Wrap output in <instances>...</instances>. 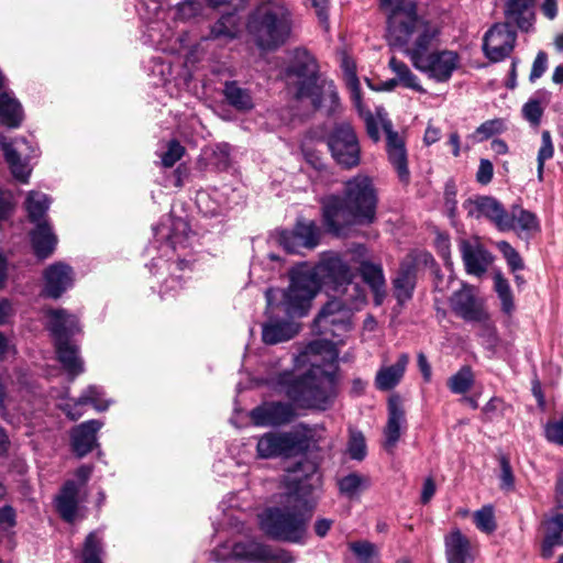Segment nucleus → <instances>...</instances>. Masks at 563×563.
Here are the masks:
<instances>
[{
    "label": "nucleus",
    "instance_id": "7",
    "mask_svg": "<svg viewBox=\"0 0 563 563\" xmlns=\"http://www.w3.org/2000/svg\"><path fill=\"white\" fill-rule=\"evenodd\" d=\"M251 33L262 48H275L282 45L290 33V13L278 3L262 4L254 13L250 24Z\"/></svg>",
    "mask_w": 563,
    "mask_h": 563
},
{
    "label": "nucleus",
    "instance_id": "58",
    "mask_svg": "<svg viewBox=\"0 0 563 563\" xmlns=\"http://www.w3.org/2000/svg\"><path fill=\"white\" fill-rule=\"evenodd\" d=\"M493 164L488 159H481L479 167L476 174V179L478 183L486 185L493 178Z\"/></svg>",
    "mask_w": 563,
    "mask_h": 563
},
{
    "label": "nucleus",
    "instance_id": "49",
    "mask_svg": "<svg viewBox=\"0 0 563 563\" xmlns=\"http://www.w3.org/2000/svg\"><path fill=\"white\" fill-rule=\"evenodd\" d=\"M185 154V147L178 141H169L167 148L162 153L161 159L164 167H172L178 162Z\"/></svg>",
    "mask_w": 563,
    "mask_h": 563
},
{
    "label": "nucleus",
    "instance_id": "44",
    "mask_svg": "<svg viewBox=\"0 0 563 563\" xmlns=\"http://www.w3.org/2000/svg\"><path fill=\"white\" fill-rule=\"evenodd\" d=\"M474 522L482 532L492 533L496 530V521L493 507L485 506L474 512Z\"/></svg>",
    "mask_w": 563,
    "mask_h": 563
},
{
    "label": "nucleus",
    "instance_id": "29",
    "mask_svg": "<svg viewBox=\"0 0 563 563\" xmlns=\"http://www.w3.org/2000/svg\"><path fill=\"white\" fill-rule=\"evenodd\" d=\"M360 273L363 280L374 292V300L377 306L382 305L386 295V280L380 264L363 261L360 264Z\"/></svg>",
    "mask_w": 563,
    "mask_h": 563
},
{
    "label": "nucleus",
    "instance_id": "52",
    "mask_svg": "<svg viewBox=\"0 0 563 563\" xmlns=\"http://www.w3.org/2000/svg\"><path fill=\"white\" fill-rule=\"evenodd\" d=\"M14 199L11 191L0 189V223L7 221L14 210Z\"/></svg>",
    "mask_w": 563,
    "mask_h": 563
},
{
    "label": "nucleus",
    "instance_id": "9",
    "mask_svg": "<svg viewBox=\"0 0 563 563\" xmlns=\"http://www.w3.org/2000/svg\"><path fill=\"white\" fill-rule=\"evenodd\" d=\"M48 328L55 339L56 353L59 362L74 379L84 372V362L78 355V347L70 344V335L79 331L78 320L65 310H48Z\"/></svg>",
    "mask_w": 563,
    "mask_h": 563
},
{
    "label": "nucleus",
    "instance_id": "56",
    "mask_svg": "<svg viewBox=\"0 0 563 563\" xmlns=\"http://www.w3.org/2000/svg\"><path fill=\"white\" fill-rule=\"evenodd\" d=\"M347 86L350 88L352 101L354 102L355 107L360 111H362L360 82H358L356 74L353 71V69L349 70V82H347Z\"/></svg>",
    "mask_w": 563,
    "mask_h": 563
},
{
    "label": "nucleus",
    "instance_id": "42",
    "mask_svg": "<svg viewBox=\"0 0 563 563\" xmlns=\"http://www.w3.org/2000/svg\"><path fill=\"white\" fill-rule=\"evenodd\" d=\"M238 32V18L233 13L222 15L211 29V34L214 38L222 36L233 38L236 36Z\"/></svg>",
    "mask_w": 563,
    "mask_h": 563
},
{
    "label": "nucleus",
    "instance_id": "23",
    "mask_svg": "<svg viewBox=\"0 0 563 563\" xmlns=\"http://www.w3.org/2000/svg\"><path fill=\"white\" fill-rule=\"evenodd\" d=\"M448 563H473L474 547L460 530H453L444 539Z\"/></svg>",
    "mask_w": 563,
    "mask_h": 563
},
{
    "label": "nucleus",
    "instance_id": "18",
    "mask_svg": "<svg viewBox=\"0 0 563 563\" xmlns=\"http://www.w3.org/2000/svg\"><path fill=\"white\" fill-rule=\"evenodd\" d=\"M0 143L5 162L8 163L13 177L20 183H29V178L32 173V167L29 164V155L21 158V154H23L22 147H30L27 141L24 137L10 141L5 136H1Z\"/></svg>",
    "mask_w": 563,
    "mask_h": 563
},
{
    "label": "nucleus",
    "instance_id": "32",
    "mask_svg": "<svg viewBox=\"0 0 563 563\" xmlns=\"http://www.w3.org/2000/svg\"><path fill=\"white\" fill-rule=\"evenodd\" d=\"M298 333V325L289 321L269 320L263 325L262 338L266 344H277L292 339Z\"/></svg>",
    "mask_w": 563,
    "mask_h": 563
},
{
    "label": "nucleus",
    "instance_id": "37",
    "mask_svg": "<svg viewBox=\"0 0 563 563\" xmlns=\"http://www.w3.org/2000/svg\"><path fill=\"white\" fill-rule=\"evenodd\" d=\"M389 67L396 74L399 85L421 93L426 92L423 87L420 85L418 77L404 62L396 57H391L389 59Z\"/></svg>",
    "mask_w": 563,
    "mask_h": 563
},
{
    "label": "nucleus",
    "instance_id": "51",
    "mask_svg": "<svg viewBox=\"0 0 563 563\" xmlns=\"http://www.w3.org/2000/svg\"><path fill=\"white\" fill-rule=\"evenodd\" d=\"M544 434L550 442L563 445V417L560 420L547 423Z\"/></svg>",
    "mask_w": 563,
    "mask_h": 563
},
{
    "label": "nucleus",
    "instance_id": "61",
    "mask_svg": "<svg viewBox=\"0 0 563 563\" xmlns=\"http://www.w3.org/2000/svg\"><path fill=\"white\" fill-rule=\"evenodd\" d=\"M311 5L316 9V13L319 20L324 23L328 20V0H308Z\"/></svg>",
    "mask_w": 563,
    "mask_h": 563
},
{
    "label": "nucleus",
    "instance_id": "38",
    "mask_svg": "<svg viewBox=\"0 0 563 563\" xmlns=\"http://www.w3.org/2000/svg\"><path fill=\"white\" fill-rule=\"evenodd\" d=\"M340 493L347 497L354 498L361 492L365 490L369 486V478L367 476L361 475L358 473H351L346 476H343L339 483Z\"/></svg>",
    "mask_w": 563,
    "mask_h": 563
},
{
    "label": "nucleus",
    "instance_id": "59",
    "mask_svg": "<svg viewBox=\"0 0 563 563\" xmlns=\"http://www.w3.org/2000/svg\"><path fill=\"white\" fill-rule=\"evenodd\" d=\"M478 322L482 323L481 335L487 339V343L490 346H494L497 342L496 329L494 324L489 321L488 317L485 321Z\"/></svg>",
    "mask_w": 563,
    "mask_h": 563
},
{
    "label": "nucleus",
    "instance_id": "15",
    "mask_svg": "<svg viewBox=\"0 0 563 563\" xmlns=\"http://www.w3.org/2000/svg\"><path fill=\"white\" fill-rule=\"evenodd\" d=\"M467 214L472 218L479 219L482 217L490 220L499 231H510L511 222L508 219V211L503 205L493 197H477L470 199L464 203Z\"/></svg>",
    "mask_w": 563,
    "mask_h": 563
},
{
    "label": "nucleus",
    "instance_id": "22",
    "mask_svg": "<svg viewBox=\"0 0 563 563\" xmlns=\"http://www.w3.org/2000/svg\"><path fill=\"white\" fill-rule=\"evenodd\" d=\"M386 131V151L388 161L395 168L399 180L408 184L410 180V172L408 168L407 152L402 139L391 130V124H385Z\"/></svg>",
    "mask_w": 563,
    "mask_h": 563
},
{
    "label": "nucleus",
    "instance_id": "48",
    "mask_svg": "<svg viewBox=\"0 0 563 563\" xmlns=\"http://www.w3.org/2000/svg\"><path fill=\"white\" fill-rule=\"evenodd\" d=\"M498 250L507 261L508 266L512 272L523 269V262L519 253L506 241L497 243Z\"/></svg>",
    "mask_w": 563,
    "mask_h": 563
},
{
    "label": "nucleus",
    "instance_id": "35",
    "mask_svg": "<svg viewBox=\"0 0 563 563\" xmlns=\"http://www.w3.org/2000/svg\"><path fill=\"white\" fill-rule=\"evenodd\" d=\"M393 284L398 302L404 303L409 300L416 284L415 267L410 264H401Z\"/></svg>",
    "mask_w": 563,
    "mask_h": 563
},
{
    "label": "nucleus",
    "instance_id": "2",
    "mask_svg": "<svg viewBox=\"0 0 563 563\" xmlns=\"http://www.w3.org/2000/svg\"><path fill=\"white\" fill-rule=\"evenodd\" d=\"M351 266L338 253H323L314 266L300 264L289 272V286L265 291L267 310H279L286 316L303 317L311 308L322 284L336 295H350L352 302H365L362 286L354 282Z\"/></svg>",
    "mask_w": 563,
    "mask_h": 563
},
{
    "label": "nucleus",
    "instance_id": "14",
    "mask_svg": "<svg viewBox=\"0 0 563 563\" xmlns=\"http://www.w3.org/2000/svg\"><path fill=\"white\" fill-rule=\"evenodd\" d=\"M516 43V32L509 23H498L484 36L483 49L492 62H499L508 56Z\"/></svg>",
    "mask_w": 563,
    "mask_h": 563
},
{
    "label": "nucleus",
    "instance_id": "11",
    "mask_svg": "<svg viewBox=\"0 0 563 563\" xmlns=\"http://www.w3.org/2000/svg\"><path fill=\"white\" fill-rule=\"evenodd\" d=\"M413 67L426 74L429 78L445 82L460 65L456 52L450 49L427 52L412 63Z\"/></svg>",
    "mask_w": 563,
    "mask_h": 563
},
{
    "label": "nucleus",
    "instance_id": "40",
    "mask_svg": "<svg viewBox=\"0 0 563 563\" xmlns=\"http://www.w3.org/2000/svg\"><path fill=\"white\" fill-rule=\"evenodd\" d=\"M508 219L512 224L510 230L537 231L539 228L536 216L519 206L511 208L508 212Z\"/></svg>",
    "mask_w": 563,
    "mask_h": 563
},
{
    "label": "nucleus",
    "instance_id": "19",
    "mask_svg": "<svg viewBox=\"0 0 563 563\" xmlns=\"http://www.w3.org/2000/svg\"><path fill=\"white\" fill-rule=\"evenodd\" d=\"M406 412L399 397L394 396L388 400V419L384 428L383 446L388 453H393L402 431L406 430Z\"/></svg>",
    "mask_w": 563,
    "mask_h": 563
},
{
    "label": "nucleus",
    "instance_id": "54",
    "mask_svg": "<svg viewBox=\"0 0 563 563\" xmlns=\"http://www.w3.org/2000/svg\"><path fill=\"white\" fill-rule=\"evenodd\" d=\"M202 9L200 0H186L178 4L177 13L181 19H190L196 16Z\"/></svg>",
    "mask_w": 563,
    "mask_h": 563
},
{
    "label": "nucleus",
    "instance_id": "45",
    "mask_svg": "<svg viewBox=\"0 0 563 563\" xmlns=\"http://www.w3.org/2000/svg\"><path fill=\"white\" fill-rule=\"evenodd\" d=\"M347 453L352 460L362 461L366 456V443L362 432L350 430Z\"/></svg>",
    "mask_w": 563,
    "mask_h": 563
},
{
    "label": "nucleus",
    "instance_id": "3",
    "mask_svg": "<svg viewBox=\"0 0 563 563\" xmlns=\"http://www.w3.org/2000/svg\"><path fill=\"white\" fill-rule=\"evenodd\" d=\"M310 475L301 478L297 471L286 476V492L279 495L278 504L267 507L258 515L261 530L269 538L290 543H302L307 536V525L314 507V465L310 464Z\"/></svg>",
    "mask_w": 563,
    "mask_h": 563
},
{
    "label": "nucleus",
    "instance_id": "62",
    "mask_svg": "<svg viewBox=\"0 0 563 563\" xmlns=\"http://www.w3.org/2000/svg\"><path fill=\"white\" fill-rule=\"evenodd\" d=\"M541 11L549 20L555 19L558 15V0H543Z\"/></svg>",
    "mask_w": 563,
    "mask_h": 563
},
{
    "label": "nucleus",
    "instance_id": "30",
    "mask_svg": "<svg viewBox=\"0 0 563 563\" xmlns=\"http://www.w3.org/2000/svg\"><path fill=\"white\" fill-rule=\"evenodd\" d=\"M533 0H507L505 14L506 23H515L519 29L528 31L533 23Z\"/></svg>",
    "mask_w": 563,
    "mask_h": 563
},
{
    "label": "nucleus",
    "instance_id": "64",
    "mask_svg": "<svg viewBox=\"0 0 563 563\" xmlns=\"http://www.w3.org/2000/svg\"><path fill=\"white\" fill-rule=\"evenodd\" d=\"M332 523H333V521L330 519H325V518L318 519L314 523L316 534L323 538L330 530Z\"/></svg>",
    "mask_w": 563,
    "mask_h": 563
},
{
    "label": "nucleus",
    "instance_id": "47",
    "mask_svg": "<svg viewBox=\"0 0 563 563\" xmlns=\"http://www.w3.org/2000/svg\"><path fill=\"white\" fill-rule=\"evenodd\" d=\"M100 540L95 532H91L87 538L84 547L82 559L84 563H101L100 561Z\"/></svg>",
    "mask_w": 563,
    "mask_h": 563
},
{
    "label": "nucleus",
    "instance_id": "41",
    "mask_svg": "<svg viewBox=\"0 0 563 563\" xmlns=\"http://www.w3.org/2000/svg\"><path fill=\"white\" fill-rule=\"evenodd\" d=\"M494 288L501 301L503 311L510 314L515 308L514 298L509 283L500 272L494 274Z\"/></svg>",
    "mask_w": 563,
    "mask_h": 563
},
{
    "label": "nucleus",
    "instance_id": "26",
    "mask_svg": "<svg viewBox=\"0 0 563 563\" xmlns=\"http://www.w3.org/2000/svg\"><path fill=\"white\" fill-rule=\"evenodd\" d=\"M543 540L541 555L550 559L555 547L563 545V514H555L542 522Z\"/></svg>",
    "mask_w": 563,
    "mask_h": 563
},
{
    "label": "nucleus",
    "instance_id": "60",
    "mask_svg": "<svg viewBox=\"0 0 563 563\" xmlns=\"http://www.w3.org/2000/svg\"><path fill=\"white\" fill-rule=\"evenodd\" d=\"M435 493V483L432 477H428L423 482L421 490V503L428 504Z\"/></svg>",
    "mask_w": 563,
    "mask_h": 563
},
{
    "label": "nucleus",
    "instance_id": "50",
    "mask_svg": "<svg viewBox=\"0 0 563 563\" xmlns=\"http://www.w3.org/2000/svg\"><path fill=\"white\" fill-rule=\"evenodd\" d=\"M522 114L527 121H529L532 125L537 126L541 121L543 108L538 100L530 99L522 107Z\"/></svg>",
    "mask_w": 563,
    "mask_h": 563
},
{
    "label": "nucleus",
    "instance_id": "25",
    "mask_svg": "<svg viewBox=\"0 0 563 563\" xmlns=\"http://www.w3.org/2000/svg\"><path fill=\"white\" fill-rule=\"evenodd\" d=\"M101 427V421L89 420L82 422L71 431L73 450L79 457L85 456L93 449L97 441L96 434Z\"/></svg>",
    "mask_w": 563,
    "mask_h": 563
},
{
    "label": "nucleus",
    "instance_id": "28",
    "mask_svg": "<svg viewBox=\"0 0 563 563\" xmlns=\"http://www.w3.org/2000/svg\"><path fill=\"white\" fill-rule=\"evenodd\" d=\"M409 356L402 353L393 365L382 366L375 376V386L379 390H390L396 387L406 372Z\"/></svg>",
    "mask_w": 563,
    "mask_h": 563
},
{
    "label": "nucleus",
    "instance_id": "53",
    "mask_svg": "<svg viewBox=\"0 0 563 563\" xmlns=\"http://www.w3.org/2000/svg\"><path fill=\"white\" fill-rule=\"evenodd\" d=\"M515 486V477L509 461L503 456L500 459V488L511 490Z\"/></svg>",
    "mask_w": 563,
    "mask_h": 563
},
{
    "label": "nucleus",
    "instance_id": "12",
    "mask_svg": "<svg viewBox=\"0 0 563 563\" xmlns=\"http://www.w3.org/2000/svg\"><path fill=\"white\" fill-rule=\"evenodd\" d=\"M321 230L312 220L298 219L291 231H282L278 243L288 253H300L302 249L313 250L318 246Z\"/></svg>",
    "mask_w": 563,
    "mask_h": 563
},
{
    "label": "nucleus",
    "instance_id": "36",
    "mask_svg": "<svg viewBox=\"0 0 563 563\" xmlns=\"http://www.w3.org/2000/svg\"><path fill=\"white\" fill-rule=\"evenodd\" d=\"M349 549L356 563H380L378 547L367 540L350 542Z\"/></svg>",
    "mask_w": 563,
    "mask_h": 563
},
{
    "label": "nucleus",
    "instance_id": "31",
    "mask_svg": "<svg viewBox=\"0 0 563 563\" xmlns=\"http://www.w3.org/2000/svg\"><path fill=\"white\" fill-rule=\"evenodd\" d=\"M31 242L37 257L46 258L55 250L57 238L52 228L46 223H38L31 233Z\"/></svg>",
    "mask_w": 563,
    "mask_h": 563
},
{
    "label": "nucleus",
    "instance_id": "8",
    "mask_svg": "<svg viewBox=\"0 0 563 563\" xmlns=\"http://www.w3.org/2000/svg\"><path fill=\"white\" fill-rule=\"evenodd\" d=\"M317 441L313 429L298 424L289 431L266 432L258 439L256 451L262 459H288L303 454Z\"/></svg>",
    "mask_w": 563,
    "mask_h": 563
},
{
    "label": "nucleus",
    "instance_id": "46",
    "mask_svg": "<svg viewBox=\"0 0 563 563\" xmlns=\"http://www.w3.org/2000/svg\"><path fill=\"white\" fill-rule=\"evenodd\" d=\"M541 147L538 152V178L541 181L543 179V168L545 161L550 159L554 154V147L552 144L551 134L549 131H543L541 135Z\"/></svg>",
    "mask_w": 563,
    "mask_h": 563
},
{
    "label": "nucleus",
    "instance_id": "24",
    "mask_svg": "<svg viewBox=\"0 0 563 563\" xmlns=\"http://www.w3.org/2000/svg\"><path fill=\"white\" fill-rule=\"evenodd\" d=\"M103 396L101 387L89 386L73 405L66 404L62 409L71 420H78L84 413V405H91L98 411L107 410L109 401L104 400Z\"/></svg>",
    "mask_w": 563,
    "mask_h": 563
},
{
    "label": "nucleus",
    "instance_id": "5",
    "mask_svg": "<svg viewBox=\"0 0 563 563\" xmlns=\"http://www.w3.org/2000/svg\"><path fill=\"white\" fill-rule=\"evenodd\" d=\"M440 36V23L419 15L410 0L388 15L387 41L389 45L402 48L411 63L437 46Z\"/></svg>",
    "mask_w": 563,
    "mask_h": 563
},
{
    "label": "nucleus",
    "instance_id": "27",
    "mask_svg": "<svg viewBox=\"0 0 563 563\" xmlns=\"http://www.w3.org/2000/svg\"><path fill=\"white\" fill-rule=\"evenodd\" d=\"M55 503L62 518L67 522H73L78 511L79 485L75 481H67L55 498Z\"/></svg>",
    "mask_w": 563,
    "mask_h": 563
},
{
    "label": "nucleus",
    "instance_id": "43",
    "mask_svg": "<svg viewBox=\"0 0 563 563\" xmlns=\"http://www.w3.org/2000/svg\"><path fill=\"white\" fill-rule=\"evenodd\" d=\"M473 383L472 369L468 366H464L449 379L448 385L452 393L464 394L472 387Z\"/></svg>",
    "mask_w": 563,
    "mask_h": 563
},
{
    "label": "nucleus",
    "instance_id": "20",
    "mask_svg": "<svg viewBox=\"0 0 563 563\" xmlns=\"http://www.w3.org/2000/svg\"><path fill=\"white\" fill-rule=\"evenodd\" d=\"M460 251L465 271L470 275L483 276L494 261L492 253L478 242L462 240Z\"/></svg>",
    "mask_w": 563,
    "mask_h": 563
},
{
    "label": "nucleus",
    "instance_id": "6",
    "mask_svg": "<svg viewBox=\"0 0 563 563\" xmlns=\"http://www.w3.org/2000/svg\"><path fill=\"white\" fill-rule=\"evenodd\" d=\"M285 79L289 87H294L297 99H309L314 108L325 101L335 103L338 92L333 81L320 79L314 57L306 49L294 52L291 64L285 71Z\"/></svg>",
    "mask_w": 563,
    "mask_h": 563
},
{
    "label": "nucleus",
    "instance_id": "33",
    "mask_svg": "<svg viewBox=\"0 0 563 563\" xmlns=\"http://www.w3.org/2000/svg\"><path fill=\"white\" fill-rule=\"evenodd\" d=\"M24 113L21 103L9 92L0 95V122L11 129L19 128Z\"/></svg>",
    "mask_w": 563,
    "mask_h": 563
},
{
    "label": "nucleus",
    "instance_id": "39",
    "mask_svg": "<svg viewBox=\"0 0 563 563\" xmlns=\"http://www.w3.org/2000/svg\"><path fill=\"white\" fill-rule=\"evenodd\" d=\"M25 207L30 220L37 224L42 223L41 220L49 207L48 197L40 191H30L26 197Z\"/></svg>",
    "mask_w": 563,
    "mask_h": 563
},
{
    "label": "nucleus",
    "instance_id": "34",
    "mask_svg": "<svg viewBox=\"0 0 563 563\" xmlns=\"http://www.w3.org/2000/svg\"><path fill=\"white\" fill-rule=\"evenodd\" d=\"M223 95L227 102L238 111L247 112L254 108L251 92L241 87L236 81H227Z\"/></svg>",
    "mask_w": 563,
    "mask_h": 563
},
{
    "label": "nucleus",
    "instance_id": "4",
    "mask_svg": "<svg viewBox=\"0 0 563 563\" xmlns=\"http://www.w3.org/2000/svg\"><path fill=\"white\" fill-rule=\"evenodd\" d=\"M322 217L329 232L342 235L352 225H368L376 219L377 195L371 177L357 174L344 185V197H323Z\"/></svg>",
    "mask_w": 563,
    "mask_h": 563
},
{
    "label": "nucleus",
    "instance_id": "57",
    "mask_svg": "<svg viewBox=\"0 0 563 563\" xmlns=\"http://www.w3.org/2000/svg\"><path fill=\"white\" fill-rule=\"evenodd\" d=\"M547 65L548 56L544 52L541 51L537 54V57L533 62L532 69L530 73V80L534 81L536 79L540 78L544 74Z\"/></svg>",
    "mask_w": 563,
    "mask_h": 563
},
{
    "label": "nucleus",
    "instance_id": "63",
    "mask_svg": "<svg viewBox=\"0 0 563 563\" xmlns=\"http://www.w3.org/2000/svg\"><path fill=\"white\" fill-rule=\"evenodd\" d=\"M0 523H5L9 527L15 525V511L12 507L5 506L0 510Z\"/></svg>",
    "mask_w": 563,
    "mask_h": 563
},
{
    "label": "nucleus",
    "instance_id": "16",
    "mask_svg": "<svg viewBox=\"0 0 563 563\" xmlns=\"http://www.w3.org/2000/svg\"><path fill=\"white\" fill-rule=\"evenodd\" d=\"M450 306L453 312L465 321H485L487 312L483 301L475 294V288L462 284L461 289L453 292L450 298Z\"/></svg>",
    "mask_w": 563,
    "mask_h": 563
},
{
    "label": "nucleus",
    "instance_id": "1",
    "mask_svg": "<svg viewBox=\"0 0 563 563\" xmlns=\"http://www.w3.org/2000/svg\"><path fill=\"white\" fill-rule=\"evenodd\" d=\"M341 296L342 299L330 300L314 320L318 332L336 339V342L316 340L295 357L296 366L310 364V369L302 377H295L286 371L268 380L274 389L300 407L325 409L334 396V375L322 368L318 357L323 364L333 365L339 356L335 345L342 343V338L352 329L353 310L364 303L352 302L350 295Z\"/></svg>",
    "mask_w": 563,
    "mask_h": 563
},
{
    "label": "nucleus",
    "instance_id": "10",
    "mask_svg": "<svg viewBox=\"0 0 563 563\" xmlns=\"http://www.w3.org/2000/svg\"><path fill=\"white\" fill-rule=\"evenodd\" d=\"M328 147L335 163L351 169L361 162V147L353 128L349 123H340L328 136Z\"/></svg>",
    "mask_w": 563,
    "mask_h": 563
},
{
    "label": "nucleus",
    "instance_id": "17",
    "mask_svg": "<svg viewBox=\"0 0 563 563\" xmlns=\"http://www.w3.org/2000/svg\"><path fill=\"white\" fill-rule=\"evenodd\" d=\"M296 417L291 404L280 401H267L255 407L250 418L258 427H279L291 422Z\"/></svg>",
    "mask_w": 563,
    "mask_h": 563
},
{
    "label": "nucleus",
    "instance_id": "13",
    "mask_svg": "<svg viewBox=\"0 0 563 563\" xmlns=\"http://www.w3.org/2000/svg\"><path fill=\"white\" fill-rule=\"evenodd\" d=\"M232 552L236 558L252 563H295V558L289 551L273 549L254 540L235 543Z\"/></svg>",
    "mask_w": 563,
    "mask_h": 563
},
{
    "label": "nucleus",
    "instance_id": "55",
    "mask_svg": "<svg viewBox=\"0 0 563 563\" xmlns=\"http://www.w3.org/2000/svg\"><path fill=\"white\" fill-rule=\"evenodd\" d=\"M504 129V123L499 119L489 120L482 123L476 129V134L481 136V140L488 139L496 133H499Z\"/></svg>",
    "mask_w": 563,
    "mask_h": 563
},
{
    "label": "nucleus",
    "instance_id": "21",
    "mask_svg": "<svg viewBox=\"0 0 563 563\" xmlns=\"http://www.w3.org/2000/svg\"><path fill=\"white\" fill-rule=\"evenodd\" d=\"M43 276L44 294L51 298H59L74 284V271L63 262L49 265Z\"/></svg>",
    "mask_w": 563,
    "mask_h": 563
}]
</instances>
